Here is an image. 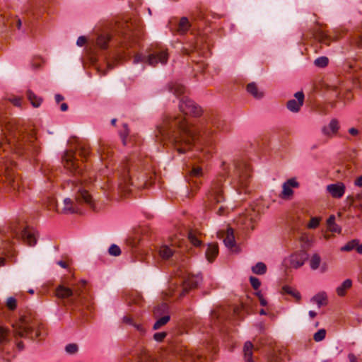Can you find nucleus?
<instances>
[{
	"label": "nucleus",
	"instance_id": "c85d7f7f",
	"mask_svg": "<svg viewBox=\"0 0 362 362\" xmlns=\"http://www.w3.org/2000/svg\"><path fill=\"white\" fill-rule=\"evenodd\" d=\"M328 230L334 233H341V228L335 223V216L332 215L327 221Z\"/></svg>",
	"mask_w": 362,
	"mask_h": 362
},
{
	"label": "nucleus",
	"instance_id": "13d9d810",
	"mask_svg": "<svg viewBox=\"0 0 362 362\" xmlns=\"http://www.w3.org/2000/svg\"><path fill=\"white\" fill-rule=\"evenodd\" d=\"M349 133L353 136H356L358 134L359 132L357 129L356 128H350L349 129Z\"/></svg>",
	"mask_w": 362,
	"mask_h": 362
},
{
	"label": "nucleus",
	"instance_id": "052dcab7",
	"mask_svg": "<svg viewBox=\"0 0 362 362\" xmlns=\"http://www.w3.org/2000/svg\"><path fill=\"white\" fill-rule=\"evenodd\" d=\"M348 357L350 362H357V358L353 354H349Z\"/></svg>",
	"mask_w": 362,
	"mask_h": 362
},
{
	"label": "nucleus",
	"instance_id": "09e8293b",
	"mask_svg": "<svg viewBox=\"0 0 362 362\" xmlns=\"http://www.w3.org/2000/svg\"><path fill=\"white\" fill-rule=\"evenodd\" d=\"M250 282L252 286L253 287V288L255 290L258 289L261 285L260 281L255 276L250 277Z\"/></svg>",
	"mask_w": 362,
	"mask_h": 362
},
{
	"label": "nucleus",
	"instance_id": "5701e85b",
	"mask_svg": "<svg viewBox=\"0 0 362 362\" xmlns=\"http://www.w3.org/2000/svg\"><path fill=\"white\" fill-rule=\"evenodd\" d=\"M312 302L317 304L318 308L325 305L327 303V294L325 291H320L315 295L310 300Z\"/></svg>",
	"mask_w": 362,
	"mask_h": 362
},
{
	"label": "nucleus",
	"instance_id": "6e6552de",
	"mask_svg": "<svg viewBox=\"0 0 362 362\" xmlns=\"http://www.w3.org/2000/svg\"><path fill=\"white\" fill-rule=\"evenodd\" d=\"M130 172L131 170L128 164L121 166L118 170L116 187L119 191L126 193L129 190L130 186L134 185Z\"/></svg>",
	"mask_w": 362,
	"mask_h": 362
},
{
	"label": "nucleus",
	"instance_id": "4d7b16f0",
	"mask_svg": "<svg viewBox=\"0 0 362 362\" xmlns=\"http://www.w3.org/2000/svg\"><path fill=\"white\" fill-rule=\"evenodd\" d=\"M319 268L321 273H325L328 269L327 263L322 264Z\"/></svg>",
	"mask_w": 362,
	"mask_h": 362
},
{
	"label": "nucleus",
	"instance_id": "0eeeda50",
	"mask_svg": "<svg viewBox=\"0 0 362 362\" xmlns=\"http://www.w3.org/2000/svg\"><path fill=\"white\" fill-rule=\"evenodd\" d=\"M250 176V169L246 165H239L235 170V177L232 185L238 194L247 192L249 179Z\"/></svg>",
	"mask_w": 362,
	"mask_h": 362
},
{
	"label": "nucleus",
	"instance_id": "4468645a",
	"mask_svg": "<svg viewBox=\"0 0 362 362\" xmlns=\"http://www.w3.org/2000/svg\"><path fill=\"white\" fill-rule=\"evenodd\" d=\"M221 182V180H218L213 183L211 190L208 197L210 204H213L214 202H215L216 204H220L223 200V197L222 195Z\"/></svg>",
	"mask_w": 362,
	"mask_h": 362
},
{
	"label": "nucleus",
	"instance_id": "473e14b6",
	"mask_svg": "<svg viewBox=\"0 0 362 362\" xmlns=\"http://www.w3.org/2000/svg\"><path fill=\"white\" fill-rule=\"evenodd\" d=\"M299 240L305 247H310L312 245L313 239L308 233L301 232Z\"/></svg>",
	"mask_w": 362,
	"mask_h": 362
},
{
	"label": "nucleus",
	"instance_id": "c756f323",
	"mask_svg": "<svg viewBox=\"0 0 362 362\" xmlns=\"http://www.w3.org/2000/svg\"><path fill=\"white\" fill-rule=\"evenodd\" d=\"M189 23L187 18L183 17L180 19L177 30L180 34H185L189 28Z\"/></svg>",
	"mask_w": 362,
	"mask_h": 362
},
{
	"label": "nucleus",
	"instance_id": "0e129e2a",
	"mask_svg": "<svg viewBox=\"0 0 362 362\" xmlns=\"http://www.w3.org/2000/svg\"><path fill=\"white\" fill-rule=\"evenodd\" d=\"M356 250L358 253L362 255V243L361 244L358 243V245L356 247Z\"/></svg>",
	"mask_w": 362,
	"mask_h": 362
},
{
	"label": "nucleus",
	"instance_id": "c03bdc74",
	"mask_svg": "<svg viewBox=\"0 0 362 362\" xmlns=\"http://www.w3.org/2000/svg\"><path fill=\"white\" fill-rule=\"evenodd\" d=\"M326 331L325 329H320L314 334L313 339L315 341H321L325 338Z\"/></svg>",
	"mask_w": 362,
	"mask_h": 362
},
{
	"label": "nucleus",
	"instance_id": "72a5a7b5",
	"mask_svg": "<svg viewBox=\"0 0 362 362\" xmlns=\"http://www.w3.org/2000/svg\"><path fill=\"white\" fill-rule=\"evenodd\" d=\"M320 263H321V258H320V255L317 254H314L311 257L310 260V267L311 269H313V270L317 269L320 266Z\"/></svg>",
	"mask_w": 362,
	"mask_h": 362
},
{
	"label": "nucleus",
	"instance_id": "a19ab883",
	"mask_svg": "<svg viewBox=\"0 0 362 362\" xmlns=\"http://www.w3.org/2000/svg\"><path fill=\"white\" fill-rule=\"evenodd\" d=\"M202 173V168L198 165H194L189 171V175L192 177H199Z\"/></svg>",
	"mask_w": 362,
	"mask_h": 362
},
{
	"label": "nucleus",
	"instance_id": "2eb2a0df",
	"mask_svg": "<svg viewBox=\"0 0 362 362\" xmlns=\"http://www.w3.org/2000/svg\"><path fill=\"white\" fill-rule=\"evenodd\" d=\"M299 182L295 177L290 178L282 185V192L280 197L284 199H289L293 194V188H298Z\"/></svg>",
	"mask_w": 362,
	"mask_h": 362
},
{
	"label": "nucleus",
	"instance_id": "37998d69",
	"mask_svg": "<svg viewBox=\"0 0 362 362\" xmlns=\"http://www.w3.org/2000/svg\"><path fill=\"white\" fill-rule=\"evenodd\" d=\"M328 58L326 57H320L315 60V65L318 67H325L328 64Z\"/></svg>",
	"mask_w": 362,
	"mask_h": 362
},
{
	"label": "nucleus",
	"instance_id": "6e6d98bb",
	"mask_svg": "<svg viewBox=\"0 0 362 362\" xmlns=\"http://www.w3.org/2000/svg\"><path fill=\"white\" fill-rule=\"evenodd\" d=\"M123 321L127 323V324H129L130 325L132 326V323H134L135 322L134 321V320L130 317H128V316H125L123 318Z\"/></svg>",
	"mask_w": 362,
	"mask_h": 362
},
{
	"label": "nucleus",
	"instance_id": "4c0bfd02",
	"mask_svg": "<svg viewBox=\"0 0 362 362\" xmlns=\"http://www.w3.org/2000/svg\"><path fill=\"white\" fill-rule=\"evenodd\" d=\"M358 244V240L354 239L349 242H348L344 246L341 248V251H351L354 249H356V246Z\"/></svg>",
	"mask_w": 362,
	"mask_h": 362
},
{
	"label": "nucleus",
	"instance_id": "393cba45",
	"mask_svg": "<svg viewBox=\"0 0 362 362\" xmlns=\"http://www.w3.org/2000/svg\"><path fill=\"white\" fill-rule=\"evenodd\" d=\"M218 253V246L215 243H211L208 245L207 250L206 251V257L209 262H211L217 256Z\"/></svg>",
	"mask_w": 362,
	"mask_h": 362
},
{
	"label": "nucleus",
	"instance_id": "9b49d317",
	"mask_svg": "<svg viewBox=\"0 0 362 362\" xmlns=\"http://www.w3.org/2000/svg\"><path fill=\"white\" fill-rule=\"evenodd\" d=\"M153 314L155 317L158 318L153 327L154 329H158L167 324L170 318L168 313V305L166 303H162L156 307Z\"/></svg>",
	"mask_w": 362,
	"mask_h": 362
},
{
	"label": "nucleus",
	"instance_id": "1a4fd4ad",
	"mask_svg": "<svg viewBox=\"0 0 362 362\" xmlns=\"http://www.w3.org/2000/svg\"><path fill=\"white\" fill-rule=\"evenodd\" d=\"M11 141L9 140V147L16 153H20L22 151L28 156H34L38 152V146L34 143L33 138H30L27 144L22 141H13L15 144H11Z\"/></svg>",
	"mask_w": 362,
	"mask_h": 362
},
{
	"label": "nucleus",
	"instance_id": "f03ea898",
	"mask_svg": "<svg viewBox=\"0 0 362 362\" xmlns=\"http://www.w3.org/2000/svg\"><path fill=\"white\" fill-rule=\"evenodd\" d=\"M64 167L74 173L72 180H68L64 184V188L71 191L74 194V199L64 198L62 207L56 205L57 211L64 214L78 213L81 211L80 203L83 202L91 207H94L93 199L89 194L90 182H88V173L83 171L76 160L75 153L67 151L63 157ZM55 204L53 202V206Z\"/></svg>",
	"mask_w": 362,
	"mask_h": 362
},
{
	"label": "nucleus",
	"instance_id": "de8ad7c7",
	"mask_svg": "<svg viewBox=\"0 0 362 362\" xmlns=\"http://www.w3.org/2000/svg\"><path fill=\"white\" fill-rule=\"evenodd\" d=\"M6 305L10 310H14L16 308V300L13 297H9L6 300Z\"/></svg>",
	"mask_w": 362,
	"mask_h": 362
},
{
	"label": "nucleus",
	"instance_id": "49530a36",
	"mask_svg": "<svg viewBox=\"0 0 362 362\" xmlns=\"http://www.w3.org/2000/svg\"><path fill=\"white\" fill-rule=\"evenodd\" d=\"M108 251H109V253L111 255H113V256H118V255H119L121 254L120 248L117 245H116L115 244L112 245L109 247Z\"/></svg>",
	"mask_w": 362,
	"mask_h": 362
},
{
	"label": "nucleus",
	"instance_id": "3c124183",
	"mask_svg": "<svg viewBox=\"0 0 362 362\" xmlns=\"http://www.w3.org/2000/svg\"><path fill=\"white\" fill-rule=\"evenodd\" d=\"M166 333L165 332H158L156 333L153 335V339L157 341H161L163 340V339L165 337Z\"/></svg>",
	"mask_w": 362,
	"mask_h": 362
},
{
	"label": "nucleus",
	"instance_id": "4be33fe9",
	"mask_svg": "<svg viewBox=\"0 0 362 362\" xmlns=\"http://www.w3.org/2000/svg\"><path fill=\"white\" fill-rule=\"evenodd\" d=\"M353 282L351 279L344 280L341 284L336 288V293L338 296H344L347 291L351 288Z\"/></svg>",
	"mask_w": 362,
	"mask_h": 362
},
{
	"label": "nucleus",
	"instance_id": "a878e982",
	"mask_svg": "<svg viewBox=\"0 0 362 362\" xmlns=\"http://www.w3.org/2000/svg\"><path fill=\"white\" fill-rule=\"evenodd\" d=\"M252 349L253 344L250 341H246L243 348L245 362H255L252 359Z\"/></svg>",
	"mask_w": 362,
	"mask_h": 362
},
{
	"label": "nucleus",
	"instance_id": "6ab92c4d",
	"mask_svg": "<svg viewBox=\"0 0 362 362\" xmlns=\"http://www.w3.org/2000/svg\"><path fill=\"white\" fill-rule=\"evenodd\" d=\"M295 98L296 99L290 100L288 102L287 108L291 112H297L303 104L304 94L303 92H297L295 94Z\"/></svg>",
	"mask_w": 362,
	"mask_h": 362
},
{
	"label": "nucleus",
	"instance_id": "c9c22d12",
	"mask_svg": "<svg viewBox=\"0 0 362 362\" xmlns=\"http://www.w3.org/2000/svg\"><path fill=\"white\" fill-rule=\"evenodd\" d=\"M283 290L285 293L291 295L293 298H295L297 300H300L301 299V295L299 291L296 289L292 288L290 286H284Z\"/></svg>",
	"mask_w": 362,
	"mask_h": 362
},
{
	"label": "nucleus",
	"instance_id": "e433bc0d",
	"mask_svg": "<svg viewBox=\"0 0 362 362\" xmlns=\"http://www.w3.org/2000/svg\"><path fill=\"white\" fill-rule=\"evenodd\" d=\"M252 218L251 216L244 215L238 218L237 221L238 223L242 224L245 228H247L252 224Z\"/></svg>",
	"mask_w": 362,
	"mask_h": 362
},
{
	"label": "nucleus",
	"instance_id": "bf43d9fd",
	"mask_svg": "<svg viewBox=\"0 0 362 362\" xmlns=\"http://www.w3.org/2000/svg\"><path fill=\"white\" fill-rule=\"evenodd\" d=\"M355 185L362 187V175L358 177L354 182Z\"/></svg>",
	"mask_w": 362,
	"mask_h": 362
},
{
	"label": "nucleus",
	"instance_id": "a211bd4d",
	"mask_svg": "<svg viewBox=\"0 0 362 362\" xmlns=\"http://www.w3.org/2000/svg\"><path fill=\"white\" fill-rule=\"evenodd\" d=\"M217 235L218 238L223 239V243L228 248L231 249L235 246V236L231 228H228L226 232L218 231Z\"/></svg>",
	"mask_w": 362,
	"mask_h": 362
},
{
	"label": "nucleus",
	"instance_id": "ddd939ff",
	"mask_svg": "<svg viewBox=\"0 0 362 362\" xmlns=\"http://www.w3.org/2000/svg\"><path fill=\"white\" fill-rule=\"evenodd\" d=\"M307 255L300 251L292 254L288 259H285V264L291 268L298 269L304 264Z\"/></svg>",
	"mask_w": 362,
	"mask_h": 362
},
{
	"label": "nucleus",
	"instance_id": "69168bd1",
	"mask_svg": "<svg viewBox=\"0 0 362 362\" xmlns=\"http://www.w3.org/2000/svg\"><path fill=\"white\" fill-rule=\"evenodd\" d=\"M60 109L62 111L64 112V111H66L68 110V105L66 103H62L61 105H60Z\"/></svg>",
	"mask_w": 362,
	"mask_h": 362
},
{
	"label": "nucleus",
	"instance_id": "864d4df0",
	"mask_svg": "<svg viewBox=\"0 0 362 362\" xmlns=\"http://www.w3.org/2000/svg\"><path fill=\"white\" fill-rule=\"evenodd\" d=\"M86 42V37L84 36H80L76 41V45L79 47H82L83 45H85Z\"/></svg>",
	"mask_w": 362,
	"mask_h": 362
},
{
	"label": "nucleus",
	"instance_id": "b1692460",
	"mask_svg": "<svg viewBox=\"0 0 362 362\" xmlns=\"http://www.w3.org/2000/svg\"><path fill=\"white\" fill-rule=\"evenodd\" d=\"M73 295V290L63 285L59 286L56 289V296L59 298H67Z\"/></svg>",
	"mask_w": 362,
	"mask_h": 362
},
{
	"label": "nucleus",
	"instance_id": "f257e3e1",
	"mask_svg": "<svg viewBox=\"0 0 362 362\" xmlns=\"http://www.w3.org/2000/svg\"><path fill=\"white\" fill-rule=\"evenodd\" d=\"M203 125L202 121L194 124L181 115L168 116L157 126L155 132L156 141L163 146L175 148L180 153H184L191 148L202 132L205 134Z\"/></svg>",
	"mask_w": 362,
	"mask_h": 362
},
{
	"label": "nucleus",
	"instance_id": "bb28decb",
	"mask_svg": "<svg viewBox=\"0 0 362 362\" xmlns=\"http://www.w3.org/2000/svg\"><path fill=\"white\" fill-rule=\"evenodd\" d=\"M247 92L251 94L254 98L260 99L263 97L264 94L260 91L255 83H250L247 86Z\"/></svg>",
	"mask_w": 362,
	"mask_h": 362
},
{
	"label": "nucleus",
	"instance_id": "aec40b11",
	"mask_svg": "<svg viewBox=\"0 0 362 362\" xmlns=\"http://www.w3.org/2000/svg\"><path fill=\"white\" fill-rule=\"evenodd\" d=\"M177 243L173 241L170 245L163 244L162 245L158 250V253L159 257L162 259H168L170 257L173 255L176 252L175 250V244Z\"/></svg>",
	"mask_w": 362,
	"mask_h": 362
},
{
	"label": "nucleus",
	"instance_id": "39448f33",
	"mask_svg": "<svg viewBox=\"0 0 362 362\" xmlns=\"http://www.w3.org/2000/svg\"><path fill=\"white\" fill-rule=\"evenodd\" d=\"M10 237L21 238L28 245H35L37 243L36 231L33 228H24L21 230L12 228L8 235H5L0 243V247L3 249L9 245Z\"/></svg>",
	"mask_w": 362,
	"mask_h": 362
},
{
	"label": "nucleus",
	"instance_id": "a18cd8bd",
	"mask_svg": "<svg viewBox=\"0 0 362 362\" xmlns=\"http://www.w3.org/2000/svg\"><path fill=\"white\" fill-rule=\"evenodd\" d=\"M90 148L88 144H81L78 149L79 153L81 156L86 157L90 153Z\"/></svg>",
	"mask_w": 362,
	"mask_h": 362
},
{
	"label": "nucleus",
	"instance_id": "20e7f679",
	"mask_svg": "<svg viewBox=\"0 0 362 362\" xmlns=\"http://www.w3.org/2000/svg\"><path fill=\"white\" fill-rule=\"evenodd\" d=\"M181 276L179 279V285L175 286L178 282H170V293H178L180 297H182L192 288L198 286L202 281V276L200 275L191 276L189 274L181 272Z\"/></svg>",
	"mask_w": 362,
	"mask_h": 362
},
{
	"label": "nucleus",
	"instance_id": "603ef678",
	"mask_svg": "<svg viewBox=\"0 0 362 362\" xmlns=\"http://www.w3.org/2000/svg\"><path fill=\"white\" fill-rule=\"evenodd\" d=\"M132 326L141 334H144L145 332L146 329L141 324L134 322L132 323Z\"/></svg>",
	"mask_w": 362,
	"mask_h": 362
},
{
	"label": "nucleus",
	"instance_id": "9d476101",
	"mask_svg": "<svg viewBox=\"0 0 362 362\" xmlns=\"http://www.w3.org/2000/svg\"><path fill=\"white\" fill-rule=\"evenodd\" d=\"M11 165L12 161L8 159H6L2 163H0V173L2 174L0 177L1 180L6 182L13 189H16L18 187V181L16 180V177L12 170H10Z\"/></svg>",
	"mask_w": 362,
	"mask_h": 362
},
{
	"label": "nucleus",
	"instance_id": "79ce46f5",
	"mask_svg": "<svg viewBox=\"0 0 362 362\" xmlns=\"http://www.w3.org/2000/svg\"><path fill=\"white\" fill-rule=\"evenodd\" d=\"M188 238L191 243L194 246H199L201 245V241L199 237L194 232L190 231L188 234Z\"/></svg>",
	"mask_w": 362,
	"mask_h": 362
},
{
	"label": "nucleus",
	"instance_id": "423d86ee",
	"mask_svg": "<svg viewBox=\"0 0 362 362\" xmlns=\"http://www.w3.org/2000/svg\"><path fill=\"white\" fill-rule=\"evenodd\" d=\"M168 61V53L165 49H159L153 51L149 54H136L134 58V64L146 63L150 66H155L158 63L165 64Z\"/></svg>",
	"mask_w": 362,
	"mask_h": 362
},
{
	"label": "nucleus",
	"instance_id": "412c9836",
	"mask_svg": "<svg viewBox=\"0 0 362 362\" xmlns=\"http://www.w3.org/2000/svg\"><path fill=\"white\" fill-rule=\"evenodd\" d=\"M97 152L98 156H100V161L102 163H104V165L105 168H107V163L105 161L107 158H108L110 156L111 153L108 146L104 143H100L97 148Z\"/></svg>",
	"mask_w": 362,
	"mask_h": 362
},
{
	"label": "nucleus",
	"instance_id": "680f3d73",
	"mask_svg": "<svg viewBox=\"0 0 362 362\" xmlns=\"http://www.w3.org/2000/svg\"><path fill=\"white\" fill-rule=\"evenodd\" d=\"M57 264L60 266L62 268H66L67 267V264L64 262V261H62V260H59L57 262Z\"/></svg>",
	"mask_w": 362,
	"mask_h": 362
},
{
	"label": "nucleus",
	"instance_id": "774afa93",
	"mask_svg": "<svg viewBox=\"0 0 362 362\" xmlns=\"http://www.w3.org/2000/svg\"><path fill=\"white\" fill-rule=\"evenodd\" d=\"M308 314L310 318H314L317 315L316 312L313 310H310Z\"/></svg>",
	"mask_w": 362,
	"mask_h": 362
},
{
	"label": "nucleus",
	"instance_id": "f8f14e48",
	"mask_svg": "<svg viewBox=\"0 0 362 362\" xmlns=\"http://www.w3.org/2000/svg\"><path fill=\"white\" fill-rule=\"evenodd\" d=\"M180 112L183 115H189L194 117H198L202 114V109L197 106L194 101L187 97H184L179 105Z\"/></svg>",
	"mask_w": 362,
	"mask_h": 362
},
{
	"label": "nucleus",
	"instance_id": "7ed1b4c3",
	"mask_svg": "<svg viewBox=\"0 0 362 362\" xmlns=\"http://www.w3.org/2000/svg\"><path fill=\"white\" fill-rule=\"evenodd\" d=\"M12 333L9 329L0 327V345L6 346L13 342L18 351L24 349V344L20 339L30 338L33 339L38 336L37 332L34 330V325L30 319L21 317L12 324Z\"/></svg>",
	"mask_w": 362,
	"mask_h": 362
},
{
	"label": "nucleus",
	"instance_id": "e2e57ef3",
	"mask_svg": "<svg viewBox=\"0 0 362 362\" xmlns=\"http://www.w3.org/2000/svg\"><path fill=\"white\" fill-rule=\"evenodd\" d=\"M64 100V98L62 95H59V94H57L55 95V100L57 103H59V102L62 101Z\"/></svg>",
	"mask_w": 362,
	"mask_h": 362
},
{
	"label": "nucleus",
	"instance_id": "5fc2aeb1",
	"mask_svg": "<svg viewBox=\"0 0 362 362\" xmlns=\"http://www.w3.org/2000/svg\"><path fill=\"white\" fill-rule=\"evenodd\" d=\"M214 210H216V213L217 214H218L219 216H222L225 214V211L226 210V209L221 205L220 206L218 207V209H216L215 207L214 209Z\"/></svg>",
	"mask_w": 362,
	"mask_h": 362
},
{
	"label": "nucleus",
	"instance_id": "cd10ccee",
	"mask_svg": "<svg viewBox=\"0 0 362 362\" xmlns=\"http://www.w3.org/2000/svg\"><path fill=\"white\" fill-rule=\"evenodd\" d=\"M170 91L175 94L176 96H179L183 94L185 91V88L181 83L177 82L173 83L170 85Z\"/></svg>",
	"mask_w": 362,
	"mask_h": 362
},
{
	"label": "nucleus",
	"instance_id": "f3484780",
	"mask_svg": "<svg viewBox=\"0 0 362 362\" xmlns=\"http://www.w3.org/2000/svg\"><path fill=\"white\" fill-rule=\"evenodd\" d=\"M345 189V185L341 182L330 184L327 186V191L332 197L337 199H339L344 196Z\"/></svg>",
	"mask_w": 362,
	"mask_h": 362
},
{
	"label": "nucleus",
	"instance_id": "8fccbe9b",
	"mask_svg": "<svg viewBox=\"0 0 362 362\" xmlns=\"http://www.w3.org/2000/svg\"><path fill=\"white\" fill-rule=\"evenodd\" d=\"M8 100L15 106L20 107L21 105L22 99L20 97L13 96L9 98Z\"/></svg>",
	"mask_w": 362,
	"mask_h": 362
},
{
	"label": "nucleus",
	"instance_id": "f704fd0d",
	"mask_svg": "<svg viewBox=\"0 0 362 362\" xmlns=\"http://www.w3.org/2000/svg\"><path fill=\"white\" fill-rule=\"evenodd\" d=\"M110 39V36L107 34L100 35V36H98V37L97 39L96 45L98 47H100L103 49H105V48H106L107 44L109 42Z\"/></svg>",
	"mask_w": 362,
	"mask_h": 362
},
{
	"label": "nucleus",
	"instance_id": "ea45409f",
	"mask_svg": "<svg viewBox=\"0 0 362 362\" xmlns=\"http://www.w3.org/2000/svg\"><path fill=\"white\" fill-rule=\"evenodd\" d=\"M320 221L321 218L320 217H312L307 224V228L308 229H315L317 228L320 225Z\"/></svg>",
	"mask_w": 362,
	"mask_h": 362
},
{
	"label": "nucleus",
	"instance_id": "338daca9",
	"mask_svg": "<svg viewBox=\"0 0 362 362\" xmlns=\"http://www.w3.org/2000/svg\"><path fill=\"white\" fill-rule=\"evenodd\" d=\"M259 301H260L261 305H262V306H265L267 304V300L263 298V296H260Z\"/></svg>",
	"mask_w": 362,
	"mask_h": 362
},
{
	"label": "nucleus",
	"instance_id": "2f4dec72",
	"mask_svg": "<svg viewBox=\"0 0 362 362\" xmlns=\"http://www.w3.org/2000/svg\"><path fill=\"white\" fill-rule=\"evenodd\" d=\"M252 272L257 275H262L267 272V266L264 263L259 262L252 267Z\"/></svg>",
	"mask_w": 362,
	"mask_h": 362
},
{
	"label": "nucleus",
	"instance_id": "dca6fc26",
	"mask_svg": "<svg viewBox=\"0 0 362 362\" xmlns=\"http://www.w3.org/2000/svg\"><path fill=\"white\" fill-rule=\"evenodd\" d=\"M340 128L339 122L337 119H332L330 122L322 127V134L327 138L335 136Z\"/></svg>",
	"mask_w": 362,
	"mask_h": 362
},
{
	"label": "nucleus",
	"instance_id": "7c9ffc66",
	"mask_svg": "<svg viewBox=\"0 0 362 362\" xmlns=\"http://www.w3.org/2000/svg\"><path fill=\"white\" fill-rule=\"evenodd\" d=\"M28 99L34 107H38L42 103V99L37 96L34 93L28 90L27 93Z\"/></svg>",
	"mask_w": 362,
	"mask_h": 362
},
{
	"label": "nucleus",
	"instance_id": "58836bf2",
	"mask_svg": "<svg viewBox=\"0 0 362 362\" xmlns=\"http://www.w3.org/2000/svg\"><path fill=\"white\" fill-rule=\"evenodd\" d=\"M78 351V346L75 343L68 344L65 346V351L70 355L76 354Z\"/></svg>",
	"mask_w": 362,
	"mask_h": 362
}]
</instances>
